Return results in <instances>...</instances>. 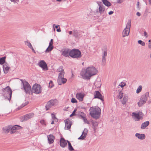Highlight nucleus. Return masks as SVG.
I'll list each match as a JSON object with an SVG mask.
<instances>
[{
    "mask_svg": "<svg viewBox=\"0 0 151 151\" xmlns=\"http://www.w3.org/2000/svg\"><path fill=\"white\" fill-rule=\"evenodd\" d=\"M23 85V89L26 94H29L32 92L38 94L41 92V86L38 84H35L33 85L32 88V90L31 91V86H30L29 83L26 81L24 79H20Z\"/></svg>",
    "mask_w": 151,
    "mask_h": 151,
    "instance_id": "1",
    "label": "nucleus"
},
{
    "mask_svg": "<svg viewBox=\"0 0 151 151\" xmlns=\"http://www.w3.org/2000/svg\"><path fill=\"white\" fill-rule=\"evenodd\" d=\"M94 67H88L85 71H82L81 73V75L84 79L89 80L91 77L94 75Z\"/></svg>",
    "mask_w": 151,
    "mask_h": 151,
    "instance_id": "2",
    "label": "nucleus"
},
{
    "mask_svg": "<svg viewBox=\"0 0 151 151\" xmlns=\"http://www.w3.org/2000/svg\"><path fill=\"white\" fill-rule=\"evenodd\" d=\"M69 55L73 58H79L81 57V52L78 49H74L71 50L69 53Z\"/></svg>",
    "mask_w": 151,
    "mask_h": 151,
    "instance_id": "3",
    "label": "nucleus"
},
{
    "mask_svg": "<svg viewBox=\"0 0 151 151\" xmlns=\"http://www.w3.org/2000/svg\"><path fill=\"white\" fill-rule=\"evenodd\" d=\"M3 94L4 96L7 98L9 100L11 99L12 93V91L9 86H7L2 89Z\"/></svg>",
    "mask_w": 151,
    "mask_h": 151,
    "instance_id": "4",
    "label": "nucleus"
},
{
    "mask_svg": "<svg viewBox=\"0 0 151 151\" xmlns=\"http://www.w3.org/2000/svg\"><path fill=\"white\" fill-rule=\"evenodd\" d=\"M131 27V21H129L127 22L126 27L123 30L122 33V36L124 37L128 36Z\"/></svg>",
    "mask_w": 151,
    "mask_h": 151,
    "instance_id": "5",
    "label": "nucleus"
},
{
    "mask_svg": "<svg viewBox=\"0 0 151 151\" xmlns=\"http://www.w3.org/2000/svg\"><path fill=\"white\" fill-rule=\"evenodd\" d=\"M84 33L83 31L73 30V36L75 38H79L82 37L83 33Z\"/></svg>",
    "mask_w": 151,
    "mask_h": 151,
    "instance_id": "6",
    "label": "nucleus"
},
{
    "mask_svg": "<svg viewBox=\"0 0 151 151\" xmlns=\"http://www.w3.org/2000/svg\"><path fill=\"white\" fill-rule=\"evenodd\" d=\"M64 74H63V73H61V75H59L58 79V84L61 85L62 83L64 84L67 81V79L64 78Z\"/></svg>",
    "mask_w": 151,
    "mask_h": 151,
    "instance_id": "7",
    "label": "nucleus"
},
{
    "mask_svg": "<svg viewBox=\"0 0 151 151\" xmlns=\"http://www.w3.org/2000/svg\"><path fill=\"white\" fill-rule=\"evenodd\" d=\"M132 116L133 118L135 119L136 120L139 121L142 119V112H139L137 113L133 112Z\"/></svg>",
    "mask_w": 151,
    "mask_h": 151,
    "instance_id": "8",
    "label": "nucleus"
},
{
    "mask_svg": "<svg viewBox=\"0 0 151 151\" xmlns=\"http://www.w3.org/2000/svg\"><path fill=\"white\" fill-rule=\"evenodd\" d=\"M56 104V101L53 100H51L49 101L47 103L45 108L46 110L50 109L51 107L54 106Z\"/></svg>",
    "mask_w": 151,
    "mask_h": 151,
    "instance_id": "9",
    "label": "nucleus"
},
{
    "mask_svg": "<svg viewBox=\"0 0 151 151\" xmlns=\"http://www.w3.org/2000/svg\"><path fill=\"white\" fill-rule=\"evenodd\" d=\"M34 115L33 113H30L27 114L24 116H22L21 118V121L22 122L25 121L29 119L32 117Z\"/></svg>",
    "mask_w": 151,
    "mask_h": 151,
    "instance_id": "10",
    "label": "nucleus"
},
{
    "mask_svg": "<svg viewBox=\"0 0 151 151\" xmlns=\"http://www.w3.org/2000/svg\"><path fill=\"white\" fill-rule=\"evenodd\" d=\"M38 65L42 68L43 70H48L47 65L44 60L40 61V62L38 63Z\"/></svg>",
    "mask_w": 151,
    "mask_h": 151,
    "instance_id": "11",
    "label": "nucleus"
},
{
    "mask_svg": "<svg viewBox=\"0 0 151 151\" xmlns=\"http://www.w3.org/2000/svg\"><path fill=\"white\" fill-rule=\"evenodd\" d=\"M101 113V109L98 107H95V119H97L100 118Z\"/></svg>",
    "mask_w": 151,
    "mask_h": 151,
    "instance_id": "12",
    "label": "nucleus"
},
{
    "mask_svg": "<svg viewBox=\"0 0 151 151\" xmlns=\"http://www.w3.org/2000/svg\"><path fill=\"white\" fill-rule=\"evenodd\" d=\"M10 126L11 127V128L10 129V133L11 134L15 132L17 129H20L22 128L21 126L17 125H14L13 127H12V126Z\"/></svg>",
    "mask_w": 151,
    "mask_h": 151,
    "instance_id": "13",
    "label": "nucleus"
},
{
    "mask_svg": "<svg viewBox=\"0 0 151 151\" xmlns=\"http://www.w3.org/2000/svg\"><path fill=\"white\" fill-rule=\"evenodd\" d=\"M53 40L52 39H51L49 43V45L45 51L46 52H49L51 51L53 49Z\"/></svg>",
    "mask_w": 151,
    "mask_h": 151,
    "instance_id": "14",
    "label": "nucleus"
},
{
    "mask_svg": "<svg viewBox=\"0 0 151 151\" xmlns=\"http://www.w3.org/2000/svg\"><path fill=\"white\" fill-rule=\"evenodd\" d=\"M67 141L64 138H61L60 140V145L62 147H64L67 146Z\"/></svg>",
    "mask_w": 151,
    "mask_h": 151,
    "instance_id": "15",
    "label": "nucleus"
},
{
    "mask_svg": "<svg viewBox=\"0 0 151 151\" xmlns=\"http://www.w3.org/2000/svg\"><path fill=\"white\" fill-rule=\"evenodd\" d=\"M64 121L65 123V127H66L67 130L70 129L72 125L69 119H66Z\"/></svg>",
    "mask_w": 151,
    "mask_h": 151,
    "instance_id": "16",
    "label": "nucleus"
},
{
    "mask_svg": "<svg viewBox=\"0 0 151 151\" xmlns=\"http://www.w3.org/2000/svg\"><path fill=\"white\" fill-rule=\"evenodd\" d=\"M95 98H98L102 101H104V97L98 91L95 92Z\"/></svg>",
    "mask_w": 151,
    "mask_h": 151,
    "instance_id": "17",
    "label": "nucleus"
},
{
    "mask_svg": "<svg viewBox=\"0 0 151 151\" xmlns=\"http://www.w3.org/2000/svg\"><path fill=\"white\" fill-rule=\"evenodd\" d=\"M4 71L5 73H7L9 69V64L7 63H5L3 65Z\"/></svg>",
    "mask_w": 151,
    "mask_h": 151,
    "instance_id": "18",
    "label": "nucleus"
},
{
    "mask_svg": "<svg viewBox=\"0 0 151 151\" xmlns=\"http://www.w3.org/2000/svg\"><path fill=\"white\" fill-rule=\"evenodd\" d=\"M48 141L49 144H51L54 142L55 137L53 135L50 134L47 137Z\"/></svg>",
    "mask_w": 151,
    "mask_h": 151,
    "instance_id": "19",
    "label": "nucleus"
},
{
    "mask_svg": "<svg viewBox=\"0 0 151 151\" xmlns=\"http://www.w3.org/2000/svg\"><path fill=\"white\" fill-rule=\"evenodd\" d=\"M84 95L83 94L79 93H77L76 94V97L77 99L80 101H82L83 100Z\"/></svg>",
    "mask_w": 151,
    "mask_h": 151,
    "instance_id": "20",
    "label": "nucleus"
},
{
    "mask_svg": "<svg viewBox=\"0 0 151 151\" xmlns=\"http://www.w3.org/2000/svg\"><path fill=\"white\" fill-rule=\"evenodd\" d=\"M147 100L145 99L142 98V97L139 101L138 103V105L139 106H142L145 103Z\"/></svg>",
    "mask_w": 151,
    "mask_h": 151,
    "instance_id": "21",
    "label": "nucleus"
},
{
    "mask_svg": "<svg viewBox=\"0 0 151 151\" xmlns=\"http://www.w3.org/2000/svg\"><path fill=\"white\" fill-rule=\"evenodd\" d=\"M105 9V7L102 4H99V12L100 13H103Z\"/></svg>",
    "mask_w": 151,
    "mask_h": 151,
    "instance_id": "22",
    "label": "nucleus"
},
{
    "mask_svg": "<svg viewBox=\"0 0 151 151\" xmlns=\"http://www.w3.org/2000/svg\"><path fill=\"white\" fill-rule=\"evenodd\" d=\"M136 137H138V139H143L145 138V135L144 134H139L136 133L135 134Z\"/></svg>",
    "mask_w": 151,
    "mask_h": 151,
    "instance_id": "23",
    "label": "nucleus"
},
{
    "mask_svg": "<svg viewBox=\"0 0 151 151\" xmlns=\"http://www.w3.org/2000/svg\"><path fill=\"white\" fill-rule=\"evenodd\" d=\"M90 114L93 118H94V108L91 107L89 109Z\"/></svg>",
    "mask_w": 151,
    "mask_h": 151,
    "instance_id": "24",
    "label": "nucleus"
},
{
    "mask_svg": "<svg viewBox=\"0 0 151 151\" xmlns=\"http://www.w3.org/2000/svg\"><path fill=\"white\" fill-rule=\"evenodd\" d=\"M96 83L98 87L100 88L101 85V80L100 78L98 77L96 78V81L95 83Z\"/></svg>",
    "mask_w": 151,
    "mask_h": 151,
    "instance_id": "25",
    "label": "nucleus"
},
{
    "mask_svg": "<svg viewBox=\"0 0 151 151\" xmlns=\"http://www.w3.org/2000/svg\"><path fill=\"white\" fill-rule=\"evenodd\" d=\"M128 96L126 95H124L122 100L121 101L122 103L123 104H125L127 101Z\"/></svg>",
    "mask_w": 151,
    "mask_h": 151,
    "instance_id": "26",
    "label": "nucleus"
},
{
    "mask_svg": "<svg viewBox=\"0 0 151 151\" xmlns=\"http://www.w3.org/2000/svg\"><path fill=\"white\" fill-rule=\"evenodd\" d=\"M70 50L68 49H66L64 50L63 52V55L64 56L67 57L69 55Z\"/></svg>",
    "mask_w": 151,
    "mask_h": 151,
    "instance_id": "27",
    "label": "nucleus"
},
{
    "mask_svg": "<svg viewBox=\"0 0 151 151\" xmlns=\"http://www.w3.org/2000/svg\"><path fill=\"white\" fill-rule=\"evenodd\" d=\"M11 128V127L10 126H8L7 127H5L3 128V130L4 132L7 133L10 131Z\"/></svg>",
    "mask_w": 151,
    "mask_h": 151,
    "instance_id": "28",
    "label": "nucleus"
},
{
    "mask_svg": "<svg viewBox=\"0 0 151 151\" xmlns=\"http://www.w3.org/2000/svg\"><path fill=\"white\" fill-rule=\"evenodd\" d=\"M102 51V58H106L107 56V50L105 48L103 49Z\"/></svg>",
    "mask_w": 151,
    "mask_h": 151,
    "instance_id": "29",
    "label": "nucleus"
},
{
    "mask_svg": "<svg viewBox=\"0 0 151 151\" xmlns=\"http://www.w3.org/2000/svg\"><path fill=\"white\" fill-rule=\"evenodd\" d=\"M149 122L148 121L145 122L143 123L141 125V128L142 129H144L147 127L149 124Z\"/></svg>",
    "mask_w": 151,
    "mask_h": 151,
    "instance_id": "30",
    "label": "nucleus"
},
{
    "mask_svg": "<svg viewBox=\"0 0 151 151\" xmlns=\"http://www.w3.org/2000/svg\"><path fill=\"white\" fill-rule=\"evenodd\" d=\"M103 3L107 6H110L111 5V4L107 0H101Z\"/></svg>",
    "mask_w": 151,
    "mask_h": 151,
    "instance_id": "31",
    "label": "nucleus"
},
{
    "mask_svg": "<svg viewBox=\"0 0 151 151\" xmlns=\"http://www.w3.org/2000/svg\"><path fill=\"white\" fill-rule=\"evenodd\" d=\"M58 71L60 72L59 73V75H61V73H63V74H65V72L64 70L63 69L62 66H60L57 70Z\"/></svg>",
    "mask_w": 151,
    "mask_h": 151,
    "instance_id": "32",
    "label": "nucleus"
},
{
    "mask_svg": "<svg viewBox=\"0 0 151 151\" xmlns=\"http://www.w3.org/2000/svg\"><path fill=\"white\" fill-rule=\"evenodd\" d=\"M77 115L80 116L81 118H83L84 116H86V114L83 112L81 111H78L77 112Z\"/></svg>",
    "mask_w": 151,
    "mask_h": 151,
    "instance_id": "33",
    "label": "nucleus"
},
{
    "mask_svg": "<svg viewBox=\"0 0 151 151\" xmlns=\"http://www.w3.org/2000/svg\"><path fill=\"white\" fill-rule=\"evenodd\" d=\"M67 142L68 143V149L69 150L71 151L74 150L71 144L68 141H67Z\"/></svg>",
    "mask_w": 151,
    "mask_h": 151,
    "instance_id": "34",
    "label": "nucleus"
},
{
    "mask_svg": "<svg viewBox=\"0 0 151 151\" xmlns=\"http://www.w3.org/2000/svg\"><path fill=\"white\" fill-rule=\"evenodd\" d=\"M6 57H3L0 58V64H3L5 62Z\"/></svg>",
    "mask_w": 151,
    "mask_h": 151,
    "instance_id": "35",
    "label": "nucleus"
},
{
    "mask_svg": "<svg viewBox=\"0 0 151 151\" xmlns=\"http://www.w3.org/2000/svg\"><path fill=\"white\" fill-rule=\"evenodd\" d=\"M149 92H146L143 95L142 97L145 99L147 100V98L149 96Z\"/></svg>",
    "mask_w": 151,
    "mask_h": 151,
    "instance_id": "36",
    "label": "nucleus"
},
{
    "mask_svg": "<svg viewBox=\"0 0 151 151\" xmlns=\"http://www.w3.org/2000/svg\"><path fill=\"white\" fill-rule=\"evenodd\" d=\"M24 43L29 48L32 46L31 43L28 40L25 41L24 42Z\"/></svg>",
    "mask_w": 151,
    "mask_h": 151,
    "instance_id": "37",
    "label": "nucleus"
},
{
    "mask_svg": "<svg viewBox=\"0 0 151 151\" xmlns=\"http://www.w3.org/2000/svg\"><path fill=\"white\" fill-rule=\"evenodd\" d=\"M123 97V93L122 91H120L118 95V97L119 99H121Z\"/></svg>",
    "mask_w": 151,
    "mask_h": 151,
    "instance_id": "38",
    "label": "nucleus"
},
{
    "mask_svg": "<svg viewBox=\"0 0 151 151\" xmlns=\"http://www.w3.org/2000/svg\"><path fill=\"white\" fill-rule=\"evenodd\" d=\"M106 58H102L101 64L102 65H105L106 63Z\"/></svg>",
    "mask_w": 151,
    "mask_h": 151,
    "instance_id": "39",
    "label": "nucleus"
},
{
    "mask_svg": "<svg viewBox=\"0 0 151 151\" xmlns=\"http://www.w3.org/2000/svg\"><path fill=\"white\" fill-rule=\"evenodd\" d=\"M142 88V87L141 86H140L137 89L136 91V93H139L140 91H141Z\"/></svg>",
    "mask_w": 151,
    "mask_h": 151,
    "instance_id": "40",
    "label": "nucleus"
},
{
    "mask_svg": "<svg viewBox=\"0 0 151 151\" xmlns=\"http://www.w3.org/2000/svg\"><path fill=\"white\" fill-rule=\"evenodd\" d=\"M138 43L143 46L145 45V43L144 42L141 40H139L138 41Z\"/></svg>",
    "mask_w": 151,
    "mask_h": 151,
    "instance_id": "41",
    "label": "nucleus"
},
{
    "mask_svg": "<svg viewBox=\"0 0 151 151\" xmlns=\"http://www.w3.org/2000/svg\"><path fill=\"white\" fill-rule=\"evenodd\" d=\"M126 85V84L124 82H122L119 84V86H120L122 88H123Z\"/></svg>",
    "mask_w": 151,
    "mask_h": 151,
    "instance_id": "42",
    "label": "nucleus"
},
{
    "mask_svg": "<svg viewBox=\"0 0 151 151\" xmlns=\"http://www.w3.org/2000/svg\"><path fill=\"white\" fill-rule=\"evenodd\" d=\"M88 132V130L87 129H85L84 130L83 132L82 133V134H84V135L86 136Z\"/></svg>",
    "mask_w": 151,
    "mask_h": 151,
    "instance_id": "43",
    "label": "nucleus"
},
{
    "mask_svg": "<svg viewBox=\"0 0 151 151\" xmlns=\"http://www.w3.org/2000/svg\"><path fill=\"white\" fill-rule=\"evenodd\" d=\"M86 136L84 135V134H82L81 136L78 138V139H83L86 138Z\"/></svg>",
    "mask_w": 151,
    "mask_h": 151,
    "instance_id": "44",
    "label": "nucleus"
},
{
    "mask_svg": "<svg viewBox=\"0 0 151 151\" xmlns=\"http://www.w3.org/2000/svg\"><path fill=\"white\" fill-rule=\"evenodd\" d=\"M49 87L50 88H52L53 87V82H52V81H50V82H49Z\"/></svg>",
    "mask_w": 151,
    "mask_h": 151,
    "instance_id": "45",
    "label": "nucleus"
},
{
    "mask_svg": "<svg viewBox=\"0 0 151 151\" xmlns=\"http://www.w3.org/2000/svg\"><path fill=\"white\" fill-rule=\"evenodd\" d=\"M76 110H77L76 109H74V110L72 114L70 115V117L76 115Z\"/></svg>",
    "mask_w": 151,
    "mask_h": 151,
    "instance_id": "46",
    "label": "nucleus"
},
{
    "mask_svg": "<svg viewBox=\"0 0 151 151\" xmlns=\"http://www.w3.org/2000/svg\"><path fill=\"white\" fill-rule=\"evenodd\" d=\"M40 123L43 125L46 126V124L45 121L43 120H41L40 121Z\"/></svg>",
    "mask_w": 151,
    "mask_h": 151,
    "instance_id": "47",
    "label": "nucleus"
},
{
    "mask_svg": "<svg viewBox=\"0 0 151 151\" xmlns=\"http://www.w3.org/2000/svg\"><path fill=\"white\" fill-rule=\"evenodd\" d=\"M71 102L73 103L77 102V100L74 98H72L71 99Z\"/></svg>",
    "mask_w": 151,
    "mask_h": 151,
    "instance_id": "48",
    "label": "nucleus"
},
{
    "mask_svg": "<svg viewBox=\"0 0 151 151\" xmlns=\"http://www.w3.org/2000/svg\"><path fill=\"white\" fill-rule=\"evenodd\" d=\"M148 47L149 48H151V38L148 41Z\"/></svg>",
    "mask_w": 151,
    "mask_h": 151,
    "instance_id": "49",
    "label": "nucleus"
},
{
    "mask_svg": "<svg viewBox=\"0 0 151 151\" xmlns=\"http://www.w3.org/2000/svg\"><path fill=\"white\" fill-rule=\"evenodd\" d=\"M51 115L52 117V119L53 120H55V119H57L55 116V115L54 114L52 113Z\"/></svg>",
    "mask_w": 151,
    "mask_h": 151,
    "instance_id": "50",
    "label": "nucleus"
},
{
    "mask_svg": "<svg viewBox=\"0 0 151 151\" xmlns=\"http://www.w3.org/2000/svg\"><path fill=\"white\" fill-rule=\"evenodd\" d=\"M86 116H84L83 118H82V119H83V121L85 122V123H87V124L88 123V121L87 119L85 117Z\"/></svg>",
    "mask_w": 151,
    "mask_h": 151,
    "instance_id": "51",
    "label": "nucleus"
},
{
    "mask_svg": "<svg viewBox=\"0 0 151 151\" xmlns=\"http://www.w3.org/2000/svg\"><path fill=\"white\" fill-rule=\"evenodd\" d=\"M12 2L14 3H17L19 1V0H10Z\"/></svg>",
    "mask_w": 151,
    "mask_h": 151,
    "instance_id": "52",
    "label": "nucleus"
},
{
    "mask_svg": "<svg viewBox=\"0 0 151 151\" xmlns=\"http://www.w3.org/2000/svg\"><path fill=\"white\" fill-rule=\"evenodd\" d=\"M124 0H117V3H120L122 2Z\"/></svg>",
    "mask_w": 151,
    "mask_h": 151,
    "instance_id": "53",
    "label": "nucleus"
},
{
    "mask_svg": "<svg viewBox=\"0 0 151 151\" xmlns=\"http://www.w3.org/2000/svg\"><path fill=\"white\" fill-rule=\"evenodd\" d=\"M28 104V103H26L25 104H23L21 106V107L22 108L25 106L26 105H27Z\"/></svg>",
    "mask_w": 151,
    "mask_h": 151,
    "instance_id": "54",
    "label": "nucleus"
},
{
    "mask_svg": "<svg viewBox=\"0 0 151 151\" xmlns=\"http://www.w3.org/2000/svg\"><path fill=\"white\" fill-rule=\"evenodd\" d=\"M144 35L146 37H147V33L146 32H144Z\"/></svg>",
    "mask_w": 151,
    "mask_h": 151,
    "instance_id": "55",
    "label": "nucleus"
},
{
    "mask_svg": "<svg viewBox=\"0 0 151 151\" xmlns=\"http://www.w3.org/2000/svg\"><path fill=\"white\" fill-rule=\"evenodd\" d=\"M91 122L93 126L94 127L93 129H94V122L93 120H92L91 121Z\"/></svg>",
    "mask_w": 151,
    "mask_h": 151,
    "instance_id": "56",
    "label": "nucleus"
},
{
    "mask_svg": "<svg viewBox=\"0 0 151 151\" xmlns=\"http://www.w3.org/2000/svg\"><path fill=\"white\" fill-rule=\"evenodd\" d=\"M30 49H31L32 51L35 53V51L33 49V47L32 46L30 48Z\"/></svg>",
    "mask_w": 151,
    "mask_h": 151,
    "instance_id": "57",
    "label": "nucleus"
},
{
    "mask_svg": "<svg viewBox=\"0 0 151 151\" xmlns=\"http://www.w3.org/2000/svg\"><path fill=\"white\" fill-rule=\"evenodd\" d=\"M114 12L112 11H111L109 12V15L113 13Z\"/></svg>",
    "mask_w": 151,
    "mask_h": 151,
    "instance_id": "58",
    "label": "nucleus"
},
{
    "mask_svg": "<svg viewBox=\"0 0 151 151\" xmlns=\"http://www.w3.org/2000/svg\"><path fill=\"white\" fill-rule=\"evenodd\" d=\"M54 26H55V28H57L59 26V25L55 26V24H53V27H54Z\"/></svg>",
    "mask_w": 151,
    "mask_h": 151,
    "instance_id": "59",
    "label": "nucleus"
},
{
    "mask_svg": "<svg viewBox=\"0 0 151 151\" xmlns=\"http://www.w3.org/2000/svg\"><path fill=\"white\" fill-rule=\"evenodd\" d=\"M69 35H73V31H70L69 32Z\"/></svg>",
    "mask_w": 151,
    "mask_h": 151,
    "instance_id": "60",
    "label": "nucleus"
},
{
    "mask_svg": "<svg viewBox=\"0 0 151 151\" xmlns=\"http://www.w3.org/2000/svg\"><path fill=\"white\" fill-rule=\"evenodd\" d=\"M136 14L138 16H140L141 15L140 13L139 12H137Z\"/></svg>",
    "mask_w": 151,
    "mask_h": 151,
    "instance_id": "61",
    "label": "nucleus"
},
{
    "mask_svg": "<svg viewBox=\"0 0 151 151\" xmlns=\"http://www.w3.org/2000/svg\"><path fill=\"white\" fill-rule=\"evenodd\" d=\"M58 32H61V30L60 29H57L56 30Z\"/></svg>",
    "mask_w": 151,
    "mask_h": 151,
    "instance_id": "62",
    "label": "nucleus"
},
{
    "mask_svg": "<svg viewBox=\"0 0 151 151\" xmlns=\"http://www.w3.org/2000/svg\"><path fill=\"white\" fill-rule=\"evenodd\" d=\"M98 73V71L97 70L95 69V75Z\"/></svg>",
    "mask_w": 151,
    "mask_h": 151,
    "instance_id": "63",
    "label": "nucleus"
},
{
    "mask_svg": "<svg viewBox=\"0 0 151 151\" xmlns=\"http://www.w3.org/2000/svg\"><path fill=\"white\" fill-rule=\"evenodd\" d=\"M93 13H94V12H91L90 14L92 15V14H93Z\"/></svg>",
    "mask_w": 151,
    "mask_h": 151,
    "instance_id": "64",
    "label": "nucleus"
}]
</instances>
